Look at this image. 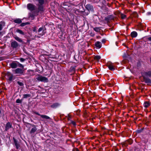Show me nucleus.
<instances>
[{
    "label": "nucleus",
    "mask_w": 151,
    "mask_h": 151,
    "mask_svg": "<svg viewBox=\"0 0 151 151\" xmlns=\"http://www.w3.org/2000/svg\"><path fill=\"white\" fill-rule=\"evenodd\" d=\"M148 40L150 41H151V37H149L148 38Z\"/></svg>",
    "instance_id": "40"
},
{
    "label": "nucleus",
    "mask_w": 151,
    "mask_h": 151,
    "mask_svg": "<svg viewBox=\"0 0 151 151\" xmlns=\"http://www.w3.org/2000/svg\"><path fill=\"white\" fill-rule=\"evenodd\" d=\"M14 22L17 24H20L22 22L21 20L20 19H17L14 20Z\"/></svg>",
    "instance_id": "17"
},
{
    "label": "nucleus",
    "mask_w": 151,
    "mask_h": 151,
    "mask_svg": "<svg viewBox=\"0 0 151 151\" xmlns=\"http://www.w3.org/2000/svg\"><path fill=\"white\" fill-rule=\"evenodd\" d=\"M30 97V95L29 94H24L23 95V98L26 99Z\"/></svg>",
    "instance_id": "23"
},
{
    "label": "nucleus",
    "mask_w": 151,
    "mask_h": 151,
    "mask_svg": "<svg viewBox=\"0 0 151 151\" xmlns=\"http://www.w3.org/2000/svg\"><path fill=\"white\" fill-rule=\"evenodd\" d=\"M14 144L16 146L17 149H18L20 147V145L18 143V141L15 139L14 138H13Z\"/></svg>",
    "instance_id": "6"
},
{
    "label": "nucleus",
    "mask_w": 151,
    "mask_h": 151,
    "mask_svg": "<svg viewBox=\"0 0 151 151\" xmlns=\"http://www.w3.org/2000/svg\"><path fill=\"white\" fill-rule=\"evenodd\" d=\"M15 73L17 74H22L23 70L20 68H18L14 70Z\"/></svg>",
    "instance_id": "7"
},
{
    "label": "nucleus",
    "mask_w": 151,
    "mask_h": 151,
    "mask_svg": "<svg viewBox=\"0 0 151 151\" xmlns=\"http://www.w3.org/2000/svg\"><path fill=\"white\" fill-rule=\"evenodd\" d=\"M108 84V85H109V86H112V85H111V84H110V83Z\"/></svg>",
    "instance_id": "41"
},
{
    "label": "nucleus",
    "mask_w": 151,
    "mask_h": 151,
    "mask_svg": "<svg viewBox=\"0 0 151 151\" xmlns=\"http://www.w3.org/2000/svg\"><path fill=\"white\" fill-rule=\"evenodd\" d=\"M25 60V59L23 58H21L20 59V61L21 62H23Z\"/></svg>",
    "instance_id": "35"
},
{
    "label": "nucleus",
    "mask_w": 151,
    "mask_h": 151,
    "mask_svg": "<svg viewBox=\"0 0 151 151\" xmlns=\"http://www.w3.org/2000/svg\"><path fill=\"white\" fill-rule=\"evenodd\" d=\"M150 104L149 102L146 101L143 104V106L145 108L148 107Z\"/></svg>",
    "instance_id": "20"
},
{
    "label": "nucleus",
    "mask_w": 151,
    "mask_h": 151,
    "mask_svg": "<svg viewBox=\"0 0 151 151\" xmlns=\"http://www.w3.org/2000/svg\"><path fill=\"white\" fill-rule=\"evenodd\" d=\"M40 116H41V117L42 118H43V119H50V118L49 116H46V115H41Z\"/></svg>",
    "instance_id": "24"
},
{
    "label": "nucleus",
    "mask_w": 151,
    "mask_h": 151,
    "mask_svg": "<svg viewBox=\"0 0 151 151\" xmlns=\"http://www.w3.org/2000/svg\"><path fill=\"white\" fill-rule=\"evenodd\" d=\"M9 79L10 81H12L13 78V75L11 74H10L9 76Z\"/></svg>",
    "instance_id": "27"
},
{
    "label": "nucleus",
    "mask_w": 151,
    "mask_h": 151,
    "mask_svg": "<svg viewBox=\"0 0 151 151\" xmlns=\"http://www.w3.org/2000/svg\"><path fill=\"white\" fill-rule=\"evenodd\" d=\"M11 47L13 48H16L18 46V44L16 41H13L11 43Z\"/></svg>",
    "instance_id": "5"
},
{
    "label": "nucleus",
    "mask_w": 151,
    "mask_h": 151,
    "mask_svg": "<svg viewBox=\"0 0 151 151\" xmlns=\"http://www.w3.org/2000/svg\"><path fill=\"white\" fill-rule=\"evenodd\" d=\"M18 66L19 67H21V68H24V66H23L20 63H19L18 64Z\"/></svg>",
    "instance_id": "33"
},
{
    "label": "nucleus",
    "mask_w": 151,
    "mask_h": 151,
    "mask_svg": "<svg viewBox=\"0 0 151 151\" xmlns=\"http://www.w3.org/2000/svg\"><path fill=\"white\" fill-rule=\"evenodd\" d=\"M36 78L39 81L45 83L47 82L48 81L47 78L45 76H43L40 75H38L36 77Z\"/></svg>",
    "instance_id": "2"
},
{
    "label": "nucleus",
    "mask_w": 151,
    "mask_h": 151,
    "mask_svg": "<svg viewBox=\"0 0 151 151\" xmlns=\"http://www.w3.org/2000/svg\"><path fill=\"white\" fill-rule=\"evenodd\" d=\"M27 7L29 10L32 11L35 9V6L32 4H29L27 5Z\"/></svg>",
    "instance_id": "4"
},
{
    "label": "nucleus",
    "mask_w": 151,
    "mask_h": 151,
    "mask_svg": "<svg viewBox=\"0 0 151 151\" xmlns=\"http://www.w3.org/2000/svg\"><path fill=\"white\" fill-rule=\"evenodd\" d=\"M21 102V101L19 99H18L16 101V102L17 103H20Z\"/></svg>",
    "instance_id": "34"
},
{
    "label": "nucleus",
    "mask_w": 151,
    "mask_h": 151,
    "mask_svg": "<svg viewBox=\"0 0 151 151\" xmlns=\"http://www.w3.org/2000/svg\"><path fill=\"white\" fill-rule=\"evenodd\" d=\"M73 151H79V150L77 148H75L73 150Z\"/></svg>",
    "instance_id": "36"
},
{
    "label": "nucleus",
    "mask_w": 151,
    "mask_h": 151,
    "mask_svg": "<svg viewBox=\"0 0 151 151\" xmlns=\"http://www.w3.org/2000/svg\"><path fill=\"white\" fill-rule=\"evenodd\" d=\"M17 83H18V84L20 86H23V85H24L23 83L22 82H20L18 81L17 82Z\"/></svg>",
    "instance_id": "30"
},
{
    "label": "nucleus",
    "mask_w": 151,
    "mask_h": 151,
    "mask_svg": "<svg viewBox=\"0 0 151 151\" xmlns=\"http://www.w3.org/2000/svg\"><path fill=\"white\" fill-rule=\"evenodd\" d=\"M33 31L34 32H37V29H36V27H34L33 29Z\"/></svg>",
    "instance_id": "32"
},
{
    "label": "nucleus",
    "mask_w": 151,
    "mask_h": 151,
    "mask_svg": "<svg viewBox=\"0 0 151 151\" xmlns=\"http://www.w3.org/2000/svg\"><path fill=\"white\" fill-rule=\"evenodd\" d=\"M95 45L96 47L99 48H100L101 47V42L99 41L96 42H95Z\"/></svg>",
    "instance_id": "12"
},
{
    "label": "nucleus",
    "mask_w": 151,
    "mask_h": 151,
    "mask_svg": "<svg viewBox=\"0 0 151 151\" xmlns=\"http://www.w3.org/2000/svg\"><path fill=\"white\" fill-rule=\"evenodd\" d=\"M150 62H151V58H150Z\"/></svg>",
    "instance_id": "43"
},
{
    "label": "nucleus",
    "mask_w": 151,
    "mask_h": 151,
    "mask_svg": "<svg viewBox=\"0 0 151 151\" xmlns=\"http://www.w3.org/2000/svg\"><path fill=\"white\" fill-rule=\"evenodd\" d=\"M1 110H0V114H1Z\"/></svg>",
    "instance_id": "42"
},
{
    "label": "nucleus",
    "mask_w": 151,
    "mask_h": 151,
    "mask_svg": "<svg viewBox=\"0 0 151 151\" xmlns=\"http://www.w3.org/2000/svg\"><path fill=\"white\" fill-rule=\"evenodd\" d=\"M108 66L109 69L111 70H115L114 66L113 65V64L112 63L109 64Z\"/></svg>",
    "instance_id": "9"
},
{
    "label": "nucleus",
    "mask_w": 151,
    "mask_h": 151,
    "mask_svg": "<svg viewBox=\"0 0 151 151\" xmlns=\"http://www.w3.org/2000/svg\"><path fill=\"white\" fill-rule=\"evenodd\" d=\"M14 39L17 41H18L19 42H23V41L22 40L19 38V37H17V36L15 35L14 36Z\"/></svg>",
    "instance_id": "16"
},
{
    "label": "nucleus",
    "mask_w": 151,
    "mask_h": 151,
    "mask_svg": "<svg viewBox=\"0 0 151 151\" xmlns=\"http://www.w3.org/2000/svg\"><path fill=\"white\" fill-rule=\"evenodd\" d=\"M5 23L4 22L1 21L0 22V31L1 30L2 28V27L4 26Z\"/></svg>",
    "instance_id": "21"
},
{
    "label": "nucleus",
    "mask_w": 151,
    "mask_h": 151,
    "mask_svg": "<svg viewBox=\"0 0 151 151\" xmlns=\"http://www.w3.org/2000/svg\"><path fill=\"white\" fill-rule=\"evenodd\" d=\"M39 9L40 11H42L43 7L42 6H39L38 8Z\"/></svg>",
    "instance_id": "31"
},
{
    "label": "nucleus",
    "mask_w": 151,
    "mask_h": 151,
    "mask_svg": "<svg viewBox=\"0 0 151 151\" xmlns=\"http://www.w3.org/2000/svg\"><path fill=\"white\" fill-rule=\"evenodd\" d=\"M119 16L122 19H125L126 17V16L125 15L122 13L121 12L119 13Z\"/></svg>",
    "instance_id": "15"
},
{
    "label": "nucleus",
    "mask_w": 151,
    "mask_h": 151,
    "mask_svg": "<svg viewBox=\"0 0 151 151\" xmlns=\"http://www.w3.org/2000/svg\"><path fill=\"white\" fill-rule=\"evenodd\" d=\"M38 1L40 5H42L44 4V0H37Z\"/></svg>",
    "instance_id": "26"
},
{
    "label": "nucleus",
    "mask_w": 151,
    "mask_h": 151,
    "mask_svg": "<svg viewBox=\"0 0 151 151\" xmlns=\"http://www.w3.org/2000/svg\"><path fill=\"white\" fill-rule=\"evenodd\" d=\"M101 58V57L99 55H96L94 57V59L96 60H99Z\"/></svg>",
    "instance_id": "25"
},
{
    "label": "nucleus",
    "mask_w": 151,
    "mask_h": 151,
    "mask_svg": "<svg viewBox=\"0 0 151 151\" xmlns=\"http://www.w3.org/2000/svg\"><path fill=\"white\" fill-rule=\"evenodd\" d=\"M15 32H16L22 35H24V33L21 30L19 29H17L16 30Z\"/></svg>",
    "instance_id": "19"
},
{
    "label": "nucleus",
    "mask_w": 151,
    "mask_h": 151,
    "mask_svg": "<svg viewBox=\"0 0 151 151\" xmlns=\"http://www.w3.org/2000/svg\"><path fill=\"white\" fill-rule=\"evenodd\" d=\"M12 127V124L9 122H8L6 123L5 126V130L7 131L9 129L11 128Z\"/></svg>",
    "instance_id": "10"
},
{
    "label": "nucleus",
    "mask_w": 151,
    "mask_h": 151,
    "mask_svg": "<svg viewBox=\"0 0 151 151\" xmlns=\"http://www.w3.org/2000/svg\"><path fill=\"white\" fill-rule=\"evenodd\" d=\"M35 113L36 114H37V115H39V116H40V115H40L39 114V113H37V112H35Z\"/></svg>",
    "instance_id": "39"
},
{
    "label": "nucleus",
    "mask_w": 151,
    "mask_h": 151,
    "mask_svg": "<svg viewBox=\"0 0 151 151\" xmlns=\"http://www.w3.org/2000/svg\"><path fill=\"white\" fill-rule=\"evenodd\" d=\"M135 14H136V15H137V14L136 13H135Z\"/></svg>",
    "instance_id": "44"
},
{
    "label": "nucleus",
    "mask_w": 151,
    "mask_h": 151,
    "mask_svg": "<svg viewBox=\"0 0 151 151\" xmlns=\"http://www.w3.org/2000/svg\"><path fill=\"white\" fill-rule=\"evenodd\" d=\"M45 30L43 27L40 28L38 31L36 32V35L35 36V37L40 38L43 36L45 33Z\"/></svg>",
    "instance_id": "1"
},
{
    "label": "nucleus",
    "mask_w": 151,
    "mask_h": 151,
    "mask_svg": "<svg viewBox=\"0 0 151 151\" xmlns=\"http://www.w3.org/2000/svg\"><path fill=\"white\" fill-rule=\"evenodd\" d=\"M86 8L89 11H91L93 9V6L89 4H87L86 6Z\"/></svg>",
    "instance_id": "11"
},
{
    "label": "nucleus",
    "mask_w": 151,
    "mask_h": 151,
    "mask_svg": "<svg viewBox=\"0 0 151 151\" xmlns=\"http://www.w3.org/2000/svg\"><path fill=\"white\" fill-rule=\"evenodd\" d=\"M72 124L74 125H76V123L74 122H72Z\"/></svg>",
    "instance_id": "38"
},
{
    "label": "nucleus",
    "mask_w": 151,
    "mask_h": 151,
    "mask_svg": "<svg viewBox=\"0 0 151 151\" xmlns=\"http://www.w3.org/2000/svg\"><path fill=\"white\" fill-rule=\"evenodd\" d=\"M28 24V23H22L21 24V26H22V27H23V26H24L26 25L27 24Z\"/></svg>",
    "instance_id": "29"
},
{
    "label": "nucleus",
    "mask_w": 151,
    "mask_h": 151,
    "mask_svg": "<svg viewBox=\"0 0 151 151\" xmlns=\"http://www.w3.org/2000/svg\"><path fill=\"white\" fill-rule=\"evenodd\" d=\"M94 30L96 32H98L99 31L100 29L98 27H95L93 28Z\"/></svg>",
    "instance_id": "28"
},
{
    "label": "nucleus",
    "mask_w": 151,
    "mask_h": 151,
    "mask_svg": "<svg viewBox=\"0 0 151 151\" xmlns=\"http://www.w3.org/2000/svg\"><path fill=\"white\" fill-rule=\"evenodd\" d=\"M10 65L12 68H16L17 67V63L15 62H13L10 64Z\"/></svg>",
    "instance_id": "14"
},
{
    "label": "nucleus",
    "mask_w": 151,
    "mask_h": 151,
    "mask_svg": "<svg viewBox=\"0 0 151 151\" xmlns=\"http://www.w3.org/2000/svg\"><path fill=\"white\" fill-rule=\"evenodd\" d=\"M60 104L58 103H56L53 104L51 106V107L52 108H55L59 106Z\"/></svg>",
    "instance_id": "13"
},
{
    "label": "nucleus",
    "mask_w": 151,
    "mask_h": 151,
    "mask_svg": "<svg viewBox=\"0 0 151 151\" xmlns=\"http://www.w3.org/2000/svg\"><path fill=\"white\" fill-rule=\"evenodd\" d=\"M105 39H103V40H102V42H103V43H105Z\"/></svg>",
    "instance_id": "37"
},
{
    "label": "nucleus",
    "mask_w": 151,
    "mask_h": 151,
    "mask_svg": "<svg viewBox=\"0 0 151 151\" xmlns=\"http://www.w3.org/2000/svg\"><path fill=\"white\" fill-rule=\"evenodd\" d=\"M142 76L143 78H147L148 77H150L151 76V72L149 71L147 72H145L143 73L142 74Z\"/></svg>",
    "instance_id": "3"
},
{
    "label": "nucleus",
    "mask_w": 151,
    "mask_h": 151,
    "mask_svg": "<svg viewBox=\"0 0 151 151\" xmlns=\"http://www.w3.org/2000/svg\"><path fill=\"white\" fill-rule=\"evenodd\" d=\"M144 81L145 83L147 84L148 85H150L151 84V80L147 78H144Z\"/></svg>",
    "instance_id": "8"
},
{
    "label": "nucleus",
    "mask_w": 151,
    "mask_h": 151,
    "mask_svg": "<svg viewBox=\"0 0 151 151\" xmlns=\"http://www.w3.org/2000/svg\"><path fill=\"white\" fill-rule=\"evenodd\" d=\"M37 130V128L35 127H34L31 130L30 132L31 133H34Z\"/></svg>",
    "instance_id": "22"
},
{
    "label": "nucleus",
    "mask_w": 151,
    "mask_h": 151,
    "mask_svg": "<svg viewBox=\"0 0 151 151\" xmlns=\"http://www.w3.org/2000/svg\"><path fill=\"white\" fill-rule=\"evenodd\" d=\"M131 35L132 37H135L137 36V34L136 32L133 31L131 32Z\"/></svg>",
    "instance_id": "18"
}]
</instances>
